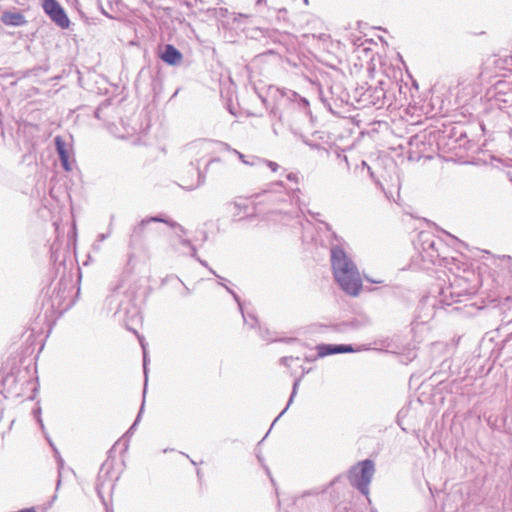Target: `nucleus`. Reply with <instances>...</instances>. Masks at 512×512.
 <instances>
[{"label":"nucleus","instance_id":"f257e3e1","mask_svg":"<svg viewBox=\"0 0 512 512\" xmlns=\"http://www.w3.org/2000/svg\"><path fill=\"white\" fill-rule=\"evenodd\" d=\"M331 264L335 280L343 291L357 296L362 288L360 273L341 247L335 246L331 249Z\"/></svg>","mask_w":512,"mask_h":512},{"label":"nucleus","instance_id":"f03ea898","mask_svg":"<svg viewBox=\"0 0 512 512\" xmlns=\"http://www.w3.org/2000/svg\"><path fill=\"white\" fill-rule=\"evenodd\" d=\"M375 472V465L372 460H364L353 466L349 471V481L362 494H369V484Z\"/></svg>","mask_w":512,"mask_h":512},{"label":"nucleus","instance_id":"7ed1b4c3","mask_svg":"<svg viewBox=\"0 0 512 512\" xmlns=\"http://www.w3.org/2000/svg\"><path fill=\"white\" fill-rule=\"evenodd\" d=\"M41 6L49 18L61 29H68L70 20L56 0H41Z\"/></svg>","mask_w":512,"mask_h":512},{"label":"nucleus","instance_id":"20e7f679","mask_svg":"<svg viewBox=\"0 0 512 512\" xmlns=\"http://www.w3.org/2000/svg\"><path fill=\"white\" fill-rule=\"evenodd\" d=\"M159 57L163 62L169 65H179L183 60L182 53L171 44H165L159 47Z\"/></svg>","mask_w":512,"mask_h":512},{"label":"nucleus","instance_id":"39448f33","mask_svg":"<svg viewBox=\"0 0 512 512\" xmlns=\"http://www.w3.org/2000/svg\"><path fill=\"white\" fill-rule=\"evenodd\" d=\"M55 146H56V150L58 152V155L61 160L63 168L66 171H71L72 170V162L69 160V153L66 149V144L60 136H57L55 138Z\"/></svg>","mask_w":512,"mask_h":512},{"label":"nucleus","instance_id":"423d86ee","mask_svg":"<svg viewBox=\"0 0 512 512\" xmlns=\"http://www.w3.org/2000/svg\"><path fill=\"white\" fill-rule=\"evenodd\" d=\"M1 21L8 26H23L27 23L25 16L17 11L4 12L1 15Z\"/></svg>","mask_w":512,"mask_h":512},{"label":"nucleus","instance_id":"0eeeda50","mask_svg":"<svg viewBox=\"0 0 512 512\" xmlns=\"http://www.w3.org/2000/svg\"><path fill=\"white\" fill-rule=\"evenodd\" d=\"M150 222H162V223H165L171 227H177L179 226L176 222H173V221H170L168 219H164V218H161V217H158V216H155V217H150V218H146V219H143L140 224L138 226H136L133 230V233L131 235V240H134L136 237L138 236H141L144 228H145V225L150 223Z\"/></svg>","mask_w":512,"mask_h":512},{"label":"nucleus","instance_id":"6e6552de","mask_svg":"<svg viewBox=\"0 0 512 512\" xmlns=\"http://www.w3.org/2000/svg\"><path fill=\"white\" fill-rule=\"evenodd\" d=\"M353 348L350 345H322L319 346V355L326 356L335 353L351 352Z\"/></svg>","mask_w":512,"mask_h":512},{"label":"nucleus","instance_id":"1a4fd4ad","mask_svg":"<svg viewBox=\"0 0 512 512\" xmlns=\"http://www.w3.org/2000/svg\"><path fill=\"white\" fill-rule=\"evenodd\" d=\"M500 263L499 266L506 267L510 273H512V257L508 255H502L498 257Z\"/></svg>","mask_w":512,"mask_h":512},{"label":"nucleus","instance_id":"9d476101","mask_svg":"<svg viewBox=\"0 0 512 512\" xmlns=\"http://www.w3.org/2000/svg\"><path fill=\"white\" fill-rule=\"evenodd\" d=\"M362 166H363V168L367 169L369 176L375 182V184L378 185L381 189H383V185L380 183V181L378 179L375 178L371 167L365 161L362 162Z\"/></svg>","mask_w":512,"mask_h":512},{"label":"nucleus","instance_id":"9b49d317","mask_svg":"<svg viewBox=\"0 0 512 512\" xmlns=\"http://www.w3.org/2000/svg\"><path fill=\"white\" fill-rule=\"evenodd\" d=\"M297 387H298V382L296 381V382L294 383V385H293V391H292V393H291V396H290L289 402H288L287 406L284 408V410L280 413V416H282V415L286 412V410L288 409L289 405H290V404H291V402L293 401V398H294V396H295V394H296Z\"/></svg>","mask_w":512,"mask_h":512},{"label":"nucleus","instance_id":"f8f14e48","mask_svg":"<svg viewBox=\"0 0 512 512\" xmlns=\"http://www.w3.org/2000/svg\"><path fill=\"white\" fill-rule=\"evenodd\" d=\"M140 343H141V346L143 348V354H144V357H143L144 374L147 377V368H146V365H147V355H146V350H145V346H144V343H143L142 340H140Z\"/></svg>","mask_w":512,"mask_h":512},{"label":"nucleus","instance_id":"ddd939ff","mask_svg":"<svg viewBox=\"0 0 512 512\" xmlns=\"http://www.w3.org/2000/svg\"><path fill=\"white\" fill-rule=\"evenodd\" d=\"M241 161H242L244 164H246V165H251V166H253V165H256L258 162H261L262 160H261V159H259V158H253V160H252V161H247V158H245V157H244V159H243V160H241Z\"/></svg>","mask_w":512,"mask_h":512},{"label":"nucleus","instance_id":"4468645a","mask_svg":"<svg viewBox=\"0 0 512 512\" xmlns=\"http://www.w3.org/2000/svg\"><path fill=\"white\" fill-rule=\"evenodd\" d=\"M264 162L267 164V166H268V167H269L273 172L277 171V169H278V167H279V166H278V164H277L276 162H272V161H264Z\"/></svg>","mask_w":512,"mask_h":512},{"label":"nucleus","instance_id":"2eb2a0df","mask_svg":"<svg viewBox=\"0 0 512 512\" xmlns=\"http://www.w3.org/2000/svg\"><path fill=\"white\" fill-rule=\"evenodd\" d=\"M293 360V357H283L281 358V363L288 366L289 362Z\"/></svg>","mask_w":512,"mask_h":512},{"label":"nucleus","instance_id":"dca6fc26","mask_svg":"<svg viewBox=\"0 0 512 512\" xmlns=\"http://www.w3.org/2000/svg\"><path fill=\"white\" fill-rule=\"evenodd\" d=\"M142 410H143V407L141 408V410H140V412H139V414H138V416H137V419L135 420V422L133 423V425L131 426V428L129 429V431H131L132 429H134V428H135V426L137 425V423H138V420H139V418H140V415H141Z\"/></svg>","mask_w":512,"mask_h":512},{"label":"nucleus","instance_id":"f3484780","mask_svg":"<svg viewBox=\"0 0 512 512\" xmlns=\"http://www.w3.org/2000/svg\"><path fill=\"white\" fill-rule=\"evenodd\" d=\"M287 178H288L290 181H296V180H297V175H296V174H293V173H290V174H288Z\"/></svg>","mask_w":512,"mask_h":512},{"label":"nucleus","instance_id":"a211bd4d","mask_svg":"<svg viewBox=\"0 0 512 512\" xmlns=\"http://www.w3.org/2000/svg\"><path fill=\"white\" fill-rule=\"evenodd\" d=\"M234 151H235V153L238 155V157H239V159H240V160H243V159H244V157H245V156H244L242 153H240V152H238V151H236V150H234Z\"/></svg>","mask_w":512,"mask_h":512},{"label":"nucleus","instance_id":"6ab92c4d","mask_svg":"<svg viewBox=\"0 0 512 512\" xmlns=\"http://www.w3.org/2000/svg\"><path fill=\"white\" fill-rule=\"evenodd\" d=\"M181 243H182L183 245L191 246L190 241H188V240H186V239L181 240Z\"/></svg>","mask_w":512,"mask_h":512},{"label":"nucleus","instance_id":"aec40b11","mask_svg":"<svg viewBox=\"0 0 512 512\" xmlns=\"http://www.w3.org/2000/svg\"><path fill=\"white\" fill-rule=\"evenodd\" d=\"M231 293L233 294L235 300L240 304L238 296L235 293H233V292H231Z\"/></svg>","mask_w":512,"mask_h":512},{"label":"nucleus","instance_id":"412c9836","mask_svg":"<svg viewBox=\"0 0 512 512\" xmlns=\"http://www.w3.org/2000/svg\"><path fill=\"white\" fill-rule=\"evenodd\" d=\"M192 248V251H193V255L195 254V248L193 246H191Z\"/></svg>","mask_w":512,"mask_h":512},{"label":"nucleus","instance_id":"4be33fe9","mask_svg":"<svg viewBox=\"0 0 512 512\" xmlns=\"http://www.w3.org/2000/svg\"><path fill=\"white\" fill-rule=\"evenodd\" d=\"M279 417H281V416L279 415L275 420H273V423H276V421H277V419H278Z\"/></svg>","mask_w":512,"mask_h":512},{"label":"nucleus","instance_id":"5701e85b","mask_svg":"<svg viewBox=\"0 0 512 512\" xmlns=\"http://www.w3.org/2000/svg\"><path fill=\"white\" fill-rule=\"evenodd\" d=\"M304 2L307 4V3H308V0H304Z\"/></svg>","mask_w":512,"mask_h":512}]
</instances>
